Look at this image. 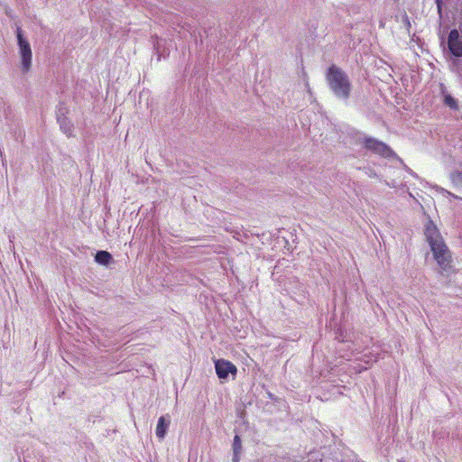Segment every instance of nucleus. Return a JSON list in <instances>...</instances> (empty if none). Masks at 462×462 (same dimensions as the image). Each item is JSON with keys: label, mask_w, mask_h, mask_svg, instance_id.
<instances>
[{"label": "nucleus", "mask_w": 462, "mask_h": 462, "mask_svg": "<svg viewBox=\"0 0 462 462\" xmlns=\"http://www.w3.org/2000/svg\"><path fill=\"white\" fill-rule=\"evenodd\" d=\"M326 81L333 96L344 104H347L353 88L347 73L338 66L332 64L327 69Z\"/></svg>", "instance_id": "1"}, {"label": "nucleus", "mask_w": 462, "mask_h": 462, "mask_svg": "<svg viewBox=\"0 0 462 462\" xmlns=\"http://www.w3.org/2000/svg\"><path fill=\"white\" fill-rule=\"evenodd\" d=\"M424 235L435 260L440 267L445 269L449 262L448 249L442 239L440 232L430 219L427 221L424 226Z\"/></svg>", "instance_id": "2"}, {"label": "nucleus", "mask_w": 462, "mask_h": 462, "mask_svg": "<svg viewBox=\"0 0 462 462\" xmlns=\"http://www.w3.org/2000/svg\"><path fill=\"white\" fill-rule=\"evenodd\" d=\"M16 38L18 53L20 57V67L22 74H27L32 69V51L31 44L24 37L21 27L16 28Z\"/></svg>", "instance_id": "3"}, {"label": "nucleus", "mask_w": 462, "mask_h": 462, "mask_svg": "<svg viewBox=\"0 0 462 462\" xmlns=\"http://www.w3.org/2000/svg\"><path fill=\"white\" fill-rule=\"evenodd\" d=\"M359 140L365 149L383 157L388 158L393 154V150L386 143L374 137L364 136L363 138H359Z\"/></svg>", "instance_id": "4"}, {"label": "nucleus", "mask_w": 462, "mask_h": 462, "mask_svg": "<svg viewBox=\"0 0 462 462\" xmlns=\"http://www.w3.org/2000/svg\"><path fill=\"white\" fill-rule=\"evenodd\" d=\"M215 369L217 377L220 380H226L230 374H236V366L230 361L225 359H217L215 361Z\"/></svg>", "instance_id": "5"}, {"label": "nucleus", "mask_w": 462, "mask_h": 462, "mask_svg": "<svg viewBox=\"0 0 462 462\" xmlns=\"http://www.w3.org/2000/svg\"><path fill=\"white\" fill-rule=\"evenodd\" d=\"M448 48L454 57H462V39L457 29H451L448 33Z\"/></svg>", "instance_id": "6"}, {"label": "nucleus", "mask_w": 462, "mask_h": 462, "mask_svg": "<svg viewBox=\"0 0 462 462\" xmlns=\"http://www.w3.org/2000/svg\"><path fill=\"white\" fill-rule=\"evenodd\" d=\"M170 424H171V416L169 414L162 415L159 418L157 426L155 429V434L159 439H164Z\"/></svg>", "instance_id": "7"}, {"label": "nucleus", "mask_w": 462, "mask_h": 462, "mask_svg": "<svg viewBox=\"0 0 462 462\" xmlns=\"http://www.w3.org/2000/svg\"><path fill=\"white\" fill-rule=\"evenodd\" d=\"M57 122L60 125V130L68 136L72 135L73 125L69 120L65 116L63 109L59 108L57 112Z\"/></svg>", "instance_id": "8"}, {"label": "nucleus", "mask_w": 462, "mask_h": 462, "mask_svg": "<svg viewBox=\"0 0 462 462\" xmlns=\"http://www.w3.org/2000/svg\"><path fill=\"white\" fill-rule=\"evenodd\" d=\"M95 261L100 265L107 266L113 262V256L109 252L100 250L97 252Z\"/></svg>", "instance_id": "9"}, {"label": "nucleus", "mask_w": 462, "mask_h": 462, "mask_svg": "<svg viewBox=\"0 0 462 462\" xmlns=\"http://www.w3.org/2000/svg\"><path fill=\"white\" fill-rule=\"evenodd\" d=\"M444 104L451 109L458 108V102L450 94L444 95Z\"/></svg>", "instance_id": "10"}, {"label": "nucleus", "mask_w": 462, "mask_h": 462, "mask_svg": "<svg viewBox=\"0 0 462 462\" xmlns=\"http://www.w3.org/2000/svg\"><path fill=\"white\" fill-rule=\"evenodd\" d=\"M452 183L458 188H462V171H456L450 175Z\"/></svg>", "instance_id": "11"}, {"label": "nucleus", "mask_w": 462, "mask_h": 462, "mask_svg": "<svg viewBox=\"0 0 462 462\" xmlns=\"http://www.w3.org/2000/svg\"><path fill=\"white\" fill-rule=\"evenodd\" d=\"M242 451V443L240 437L236 434L233 441V453H241Z\"/></svg>", "instance_id": "12"}, {"label": "nucleus", "mask_w": 462, "mask_h": 462, "mask_svg": "<svg viewBox=\"0 0 462 462\" xmlns=\"http://www.w3.org/2000/svg\"><path fill=\"white\" fill-rule=\"evenodd\" d=\"M435 4L438 9V13L439 16L442 15V8H443V0H435Z\"/></svg>", "instance_id": "13"}, {"label": "nucleus", "mask_w": 462, "mask_h": 462, "mask_svg": "<svg viewBox=\"0 0 462 462\" xmlns=\"http://www.w3.org/2000/svg\"><path fill=\"white\" fill-rule=\"evenodd\" d=\"M365 173L370 177V178H375L377 177V174L376 172L371 169V168H368L366 171H365Z\"/></svg>", "instance_id": "14"}, {"label": "nucleus", "mask_w": 462, "mask_h": 462, "mask_svg": "<svg viewBox=\"0 0 462 462\" xmlns=\"http://www.w3.org/2000/svg\"><path fill=\"white\" fill-rule=\"evenodd\" d=\"M239 455H240V453H233V462L239 461Z\"/></svg>", "instance_id": "15"}, {"label": "nucleus", "mask_w": 462, "mask_h": 462, "mask_svg": "<svg viewBox=\"0 0 462 462\" xmlns=\"http://www.w3.org/2000/svg\"><path fill=\"white\" fill-rule=\"evenodd\" d=\"M23 462H29L28 461V455L25 454L24 452H23Z\"/></svg>", "instance_id": "16"}, {"label": "nucleus", "mask_w": 462, "mask_h": 462, "mask_svg": "<svg viewBox=\"0 0 462 462\" xmlns=\"http://www.w3.org/2000/svg\"><path fill=\"white\" fill-rule=\"evenodd\" d=\"M409 172H411L412 175H415V174L411 171V170H410V169H409Z\"/></svg>", "instance_id": "17"}]
</instances>
